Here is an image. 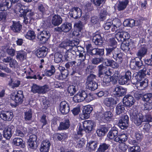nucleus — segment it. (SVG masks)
I'll return each instance as SVG.
<instances>
[{"label": "nucleus", "mask_w": 152, "mask_h": 152, "mask_svg": "<svg viewBox=\"0 0 152 152\" xmlns=\"http://www.w3.org/2000/svg\"><path fill=\"white\" fill-rule=\"evenodd\" d=\"M89 58V56L85 52L81 51L79 52V58L77 61V66L79 69L83 68L85 66L84 61Z\"/></svg>", "instance_id": "nucleus-1"}, {"label": "nucleus", "mask_w": 152, "mask_h": 152, "mask_svg": "<svg viewBox=\"0 0 152 152\" xmlns=\"http://www.w3.org/2000/svg\"><path fill=\"white\" fill-rule=\"evenodd\" d=\"M96 75L91 74L87 78L86 83L87 88L91 91L96 90L98 87L97 83L94 80L96 78Z\"/></svg>", "instance_id": "nucleus-2"}, {"label": "nucleus", "mask_w": 152, "mask_h": 152, "mask_svg": "<svg viewBox=\"0 0 152 152\" xmlns=\"http://www.w3.org/2000/svg\"><path fill=\"white\" fill-rule=\"evenodd\" d=\"M98 118L104 122H110L113 120V114L110 111L99 113L97 114Z\"/></svg>", "instance_id": "nucleus-3"}, {"label": "nucleus", "mask_w": 152, "mask_h": 152, "mask_svg": "<svg viewBox=\"0 0 152 152\" xmlns=\"http://www.w3.org/2000/svg\"><path fill=\"white\" fill-rule=\"evenodd\" d=\"M130 115L131 119L137 126L140 125L142 121L143 115L141 113H138L137 110H133Z\"/></svg>", "instance_id": "nucleus-4"}, {"label": "nucleus", "mask_w": 152, "mask_h": 152, "mask_svg": "<svg viewBox=\"0 0 152 152\" xmlns=\"http://www.w3.org/2000/svg\"><path fill=\"white\" fill-rule=\"evenodd\" d=\"M50 34L48 31L43 30L39 32L37 37L39 41L42 43H45L50 37Z\"/></svg>", "instance_id": "nucleus-5"}, {"label": "nucleus", "mask_w": 152, "mask_h": 152, "mask_svg": "<svg viewBox=\"0 0 152 152\" xmlns=\"http://www.w3.org/2000/svg\"><path fill=\"white\" fill-rule=\"evenodd\" d=\"M23 95L22 91H19L16 93L12 94L11 96V99L16 104H21L23 101Z\"/></svg>", "instance_id": "nucleus-6"}, {"label": "nucleus", "mask_w": 152, "mask_h": 152, "mask_svg": "<svg viewBox=\"0 0 152 152\" xmlns=\"http://www.w3.org/2000/svg\"><path fill=\"white\" fill-rule=\"evenodd\" d=\"M48 86L47 85L40 87L36 84H33L31 87V91L35 93L44 94L48 91Z\"/></svg>", "instance_id": "nucleus-7"}, {"label": "nucleus", "mask_w": 152, "mask_h": 152, "mask_svg": "<svg viewBox=\"0 0 152 152\" xmlns=\"http://www.w3.org/2000/svg\"><path fill=\"white\" fill-rule=\"evenodd\" d=\"M106 55L110 58L115 57V55L117 54L118 52H119V49L116 46H110V47L106 48Z\"/></svg>", "instance_id": "nucleus-8"}, {"label": "nucleus", "mask_w": 152, "mask_h": 152, "mask_svg": "<svg viewBox=\"0 0 152 152\" xmlns=\"http://www.w3.org/2000/svg\"><path fill=\"white\" fill-rule=\"evenodd\" d=\"M13 116V113L10 111H3L0 114V118L6 121H11Z\"/></svg>", "instance_id": "nucleus-9"}, {"label": "nucleus", "mask_w": 152, "mask_h": 152, "mask_svg": "<svg viewBox=\"0 0 152 152\" xmlns=\"http://www.w3.org/2000/svg\"><path fill=\"white\" fill-rule=\"evenodd\" d=\"M93 110V107L91 105H88L84 106L83 111V114L81 116L82 119H83L88 118Z\"/></svg>", "instance_id": "nucleus-10"}, {"label": "nucleus", "mask_w": 152, "mask_h": 152, "mask_svg": "<svg viewBox=\"0 0 152 152\" xmlns=\"http://www.w3.org/2000/svg\"><path fill=\"white\" fill-rule=\"evenodd\" d=\"M83 124L85 131L88 133L91 132L95 125L94 122L91 120L85 121Z\"/></svg>", "instance_id": "nucleus-11"}, {"label": "nucleus", "mask_w": 152, "mask_h": 152, "mask_svg": "<svg viewBox=\"0 0 152 152\" xmlns=\"http://www.w3.org/2000/svg\"><path fill=\"white\" fill-rule=\"evenodd\" d=\"M14 126L10 125L6 127L3 131L4 137L7 139H10L14 131Z\"/></svg>", "instance_id": "nucleus-12"}, {"label": "nucleus", "mask_w": 152, "mask_h": 152, "mask_svg": "<svg viewBox=\"0 0 152 152\" xmlns=\"http://www.w3.org/2000/svg\"><path fill=\"white\" fill-rule=\"evenodd\" d=\"M82 10L79 8L74 7L70 11V15L71 17L75 19L80 18L82 15Z\"/></svg>", "instance_id": "nucleus-13"}, {"label": "nucleus", "mask_w": 152, "mask_h": 152, "mask_svg": "<svg viewBox=\"0 0 152 152\" xmlns=\"http://www.w3.org/2000/svg\"><path fill=\"white\" fill-rule=\"evenodd\" d=\"M139 60L140 61H135L131 62L130 65L131 68L137 70L143 68L144 66L143 62L141 59Z\"/></svg>", "instance_id": "nucleus-14"}, {"label": "nucleus", "mask_w": 152, "mask_h": 152, "mask_svg": "<svg viewBox=\"0 0 152 152\" xmlns=\"http://www.w3.org/2000/svg\"><path fill=\"white\" fill-rule=\"evenodd\" d=\"M86 96V92L84 91H81L73 97V100L75 102H80L84 100Z\"/></svg>", "instance_id": "nucleus-15"}, {"label": "nucleus", "mask_w": 152, "mask_h": 152, "mask_svg": "<svg viewBox=\"0 0 152 152\" xmlns=\"http://www.w3.org/2000/svg\"><path fill=\"white\" fill-rule=\"evenodd\" d=\"M60 110L61 113L64 114L68 113L70 110L68 103L65 101L61 102L60 104Z\"/></svg>", "instance_id": "nucleus-16"}, {"label": "nucleus", "mask_w": 152, "mask_h": 152, "mask_svg": "<svg viewBox=\"0 0 152 152\" xmlns=\"http://www.w3.org/2000/svg\"><path fill=\"white\" fill-rule=\"evenodd\" d=\"M99 75L100 77L101 75L104 74L105 75H111L112 72L104 66L103 65H100L98 66Z\"/></svg>", "instance_id": "nucleus-17"}, {"label": "nucleus", "mask_w": 152, "mask_h": 152, "mask_svg": "<svg viewBox=\"0 0 152 152\" xmlns=\"http://www.w3.org/2000/svg\"><path fill=\"white\" fill-rule=\"evenodd\" d=\"M135 100L131 95H126L123 98V103L127 106L130 107L133 104Z\"/></svg>", "instance_id": "nucleus-18"}, {"label": "nucleus", "mask_w": 152, "mask_h": 152, "mask_svg": "<svg viewBox=\"0 0 152 152\" xmlns=\"http://www.w3.org/2000/svg\"><path fill=\"white\" fill-rule=\"evenodd\" d=\"M102 34L96 33L93 37L92 41L94 44L97 45H101L103 42Z\"/></svg>", "instance_id": "nucleus-19"}, {"label": "nucleus", "mask_w": 152, "mask_h": 152, "mask_svg": "<svg viewBox=\"0 0 152 152\" xmlns=\"http://www.w3.org/2000/svg\"><path fill=\"white\" fill-rule=\"evenodd\" d=\"M50 143L48 140H43L41 144L40 151L41 152H48L50 146Z\"/></svg>", "instance_id": "nucleus-20"}, {"label": "nucleus", "mask_w": 152, "mask_h": 152, "mask_svg": "<svg viewBox=\"0 0 152 152\" xmlns=\"http://www.w3.org/2000/svg\"><path fill=\"white\" fill-rule=\"evenodd\" d=\"M147 52V49L146 46L143 45L138 50L136 53V55L139 59L140 60L145 56Z\"/></svg>", "instance_id": "nucleus-21"}, {"label": "nucleus", "mask_w": 152, "mask_h": 152, "mask_svg": "<svg viewBox=\"0 0 152 152\" xmlns=\"http://www.w3.org/2000/svg\"><path fill=\"white\" fill-rule=\"evenodd\" d=\"M72 28L70 23H66L62 24L61 27H58L55 29L58 31H63L65 32H69Z\"/></svg>", "instance_id": "nucleus-22"}, {"label": "nucleus", "mask_w": 152, "mask_h": 152, "mask_svg": "<svg viewBox=\"0 0 152 152\" xmlns=\"http://www.w3.org/2000/svg\"><path fill=\"white\" fill-rule=\"evenodd\" d=\"M8 79L9 80L8 81V85L12 88L18 87L20 84V82L18 80H15L11 77Z\"/></svg>", "instance_id": "nucleus-23"}, {"label": "nucleus", "mask_w": 152, "mask_h": 152, "mask_svg": "<svg viewBox=\"0 0 152 152\" xmlns=\"http://www.w3.org/2000/svg\"><path fill=\"white\" fill-rule=\"evenodd\" d=\"M48 49L45 46H42L38 50L37 56L38 58L45 57L47 54Z\"/></svg>", "instance_id": "nucleus-24"}, {"label": "nucleus", "mask_w": 152, "mask_h": 152, "mask_svg": "<svg viewBox=\"0 0 152 152\" xmlns=\"http://www.w3.org/2000/svg\"><path fill=\"white\" fill-rule=\"evenodd\" d=\"M25 7L20 3H18L15 6L14 11L15 13L19 11L20 13L25 14L28 12L27 10H25Z\"/></svg>", "instance_id": "nucleus-25"}, {"label": "nucleus", "mask_w": 152, "mask_h": 152, "mask_svg": "<svg viewBox=\"0 0 152 152\" xmlns=\"http://www.w3.org/2000/svg\"><path fill=\"white\" fill-rule=\"evenodd\" d=\"M62 20L61 17L58 15H54L52 18L51 22L52 24L54 26H58L62 22Z\"/></svg>", "instance_id": "nucleus-26"}, {"label": "nucleus", "mask_w": 152, "mask_h": 152, "mask_svg": "<svg viewBox=\"0 0 152 152\" xmlns=\"http://www.w3.org/2000/svg\"><path fill=\"white\" fill-rule=\"evenodd\" d=\"M70 124L69 120L67 119L60 123L59 126L58 127V130H62L68 129L69 127Z\"/></svg>", "instance_id": "nucleus-27"}, {"label": "nucleus", "mask_w": 152, "mask_h": 152, "mask_svg": "<svg viewBox=\"0 0 152 152\" xmlns=\"http://www.w3.org/2000/svg\"><path fill=\"white\" fill-rule=\"evenodd\" d=\"M22 26L18 22H13L12 25L10 26L12 30L15 32H18L22 28Z\"/></svg>", "instance_id": "nucleus-28"}, {"label": "nucleus", "mask_w": 152, "mask_h": 152, "mask_svg": "<svg viewBox=\"0 0 152 152\" xmlns=\"http://www.w3.org/2000/svg\"><path fill=\"white\" fill-rule=\"evenodd\" d=\"M11 6V0H6L5 2L0 4V9L1 11L6 10L10 8Z\"/></svg>", "instance_id": "nucleus-29"}, {"label": "nucleus", "mask_w": 152, "mask_h": 152, "mask_svg": "<svg viewBox=\"0 0 152 152\" xmlns=\"http://www.w3.org/2000/svg\"><path fill=\"white\" fill-rule=\"evenodd\" d=\"M127 139V137L124 134H121L118 135L115 139L114 141L119 143H122L125 142Z\"/></svg>", "instance_id": "nucleus-30"}, {"label": "nucleus", "mask_w": 152, "mask_h": 152, "mask_svg": "<svg viewBox=\"0 0 152 152\" xmlns=\"http://www.w3.org/2000/svg\"><path fill=\"white\" fill-rule=\"evenodd\" d=\"M125 111V106L122 103H119L116 106L115 108V113L117 115L122 114Z\"/></svg>", "instance_id": "nucleus-31"}, {"label": "nucleus", "mask_w": 152, "mask_h": 152, "mask_svg": "<svg viewBox=\"0 0 152 152\" xmlns=\"http://www.w3.org/2000/svg\"><path fill=\"white\" fill-rule=\"evenodd\" d=\"M26 53L23 51H19L17 52L16 58L20 61H22L26 58Z\"/></svg>", "instance_id": "nucleus-32"}, {"label": "nucleus", "mask_w": 152, "mask_h": 152, "mask_svg": "<svg viewBox=\"0 0 152 152\" xmlns=\"http://www.w3.org/2000/svg\"><path fill=\"white\" fill-rule=\"evenodd\" d=\"M104 104L107 107H110L112 105L117 104V102L112 97L106 98L104 100Z\"/></svg>", "instance_id": "nucleus-33"}, {"label": "nucleus", "mask_w": 152, "mask_h": 152, "mask_svg": "<svg viewBox=\"0 0 152 152\" xmlns=\"http://www.w3.org/2000/svg\"><path fill=\"white\" fill-rule=\"evenodd\" d=\"M128 0H123L122 1L119 2L118 6V10H122L124 9L128 4Z\"/></svg>", "instance_id": "nucleus-34"}, {"label": "nucleus", "mask_w": 152, "mask_h": 152, "mask_svg": "<svg viewBox=\"0 0 152 152\" xmlns=\"http://www.w3.org/2000/svg\"><path fill=\"white\" fill-rule=\"evenodd\" d=\"M107 131V128L105 126H103L97 130L96 133L98 136L101 137L104 135Z\"/></svg>", "instance_id": "nucleus-35"}, {"label": "nucleus", "mask_w": 152, "mask_h": 152, "mask_svg": "<svg viewBox=\"0 0 152 152\" xmlns=\"http://www.w3.org/2000/svg\"><path fill=\"white\" fill-rule=\"evenodd\" d=\"M97 146V142L96 141H91L87 144V147L90 151H94Z\"/></svg>", "instance_id": "nucleus-36"}, {"label": "nucleus", "mask_w": 152, "mask_h": 152, "mask_svg": "<svg viewBox=\"0 0 152 152\" xmlns=\"http://www.w3.org/2000/svg\"><path fill=\"white\" fill-rule=\"evenodd\" d=\"M14 144L17 146H20L22 148H24L25 146V145L23 142L22 139L20 138H15L13 140Z\"/></svg>", "instance_id": "nucleus-37"}, {"label": "nucleus", "mask_w": 152, "mask_h": 152, "mask_svg": "<svg viewBox=\"0 0 152 152\" xmlns=\"http://www.w3.org/2000/svg\"><path fill=\"white\" fill-rule=\"evenodd\" d=\"M118 131L116 129H112L109 132L107 136L110 139H115L118 136Z\"/></svg>", "instance_id": "nucleus-38"}, {"label": "nucleus", "mask_w": 152, "mask_h": 152, "mask_svg": "<svg viewBox=\"0 0 152 152\" xmlns=\"http://www.w3.org/2000/svg\"><path fill=\"white\" fill-rule=\"evenodd\" d=\"M78 42H75V45L72 47L71 49V50L72 52V53L74 54L75 53H76L77 52H81V51H83V49L80 46H76V45H78Z\"/></svg>", "instance_id": "nucleus-39"}, {"label": "nucleus", "mask_w": 152, "mask_h": 152, "mask_svg": "<svg viewBox=\"0 0 152 152\" xmlns=\"http://www.w3.org/2000/svg\"><path fill=\"white\" fill-rule=\"evenodd\" d=\"M123 23L124 26L131 27H132L135 25V21L132 19H126L124 20Z\"/></svg>", "instance_id": "nucleus-40"}, {"label": "nucleus", "mask_w": 152, "mask_h": 152, "mask_svg": "<svg viewBox=\"0 0 152 152\" xmlns=\"http://www.w3.org/2000/svg\"><path fill=\"white\" fill-rule=\"evenodd\" d=\"M25 37L26 39L30 40H32L35 38L36 34L34 31L29 30L27 32Z\"/></svg>", "instance_id": "nucleus-41"}, {"label": "nucleus", "mask_w": 152, "mask_h": 152, "mask_svg": "<svg viewBox=\"0 0 152 152\" xmlns=\"http://www.w3.org/2000/svg\"><path fill=\"white\" fill-rule=\"evenodd\" d=\"M86 140L83 138L78 139L75 147L76 148H83L85 144Z\"/></svg>", "instance_id": "nucleus-42"}, {"label": "nucleus", "mask_w": 152, "mask_h": 152, "mask_svg": "<svg viewBox=\"0 0 152 152\" xmlns=\"http://www.w3.org/2000/svg\"><path fill=\"white\" fill-rule=\"evenodd\" d=\"M24 118L26 121H29L32 118V112L31 109H29L24 113Z\"/></svg>", "instance_id": "nucleus-43"}, {"label": "nucleus", "mask_w": 152, "mask_h": 152, "mask_svg": "<svg viewBox=\"0 0 152 152\" xmlns=\"http://www.w3.org/2000/svg\"><path fill=\"white\" fill-rule=\"evenodd\" d=\"M110 145L103 143L100 145L96 152H105V151L108 149Z\"/></svg>", "instance_id": "nucleus-44"}, {"label": "nucleus", "mask_w": 152, "mask_h": 152, "mask_svg": "<svg viewBox=\"0 0 152 152\" xmlns=\"http://www.w3.org/2000/svg\"><path fill=\"white\" fill-rule=\"evenodd\" d=\"M132 94L137 99H139L143 95V93L141 91L134 90L132 92Z\"/></svg>", "instance_id": "nucleus-45"}, {"label": "nucleus", "mask_w": 152, "mask_h": 152, "mask_svg": "<svg viewBox=\"0 0 152 152\" xmlns=\"http://www.w3.org/2000/svg\"><path fill=\"white\" fill-rule=\"evenodd\" d=\"M143 96L142 99L143 101L149 102L152 101V94L151 93H147L145 94H143Z\"/></svg>", "instance_id": "nucleus-46"}, {"label": "nucleus", "mask_w": 152, "mask_h": 152, "mask_svg": "<svg viewBox=\"0 0 152 152\" xmlns=\"http://www.w3.org/2000/svg\"><path fill=\"white\" fill-rule=\"evenodd\" d=\"M9 66L11 68L15 69L18 67V65L17 61L12 58L9 63Z\"/></svg>", "instance_id": "nucleus-47"}, {"label": "nucleus", "mask_w": 152, "mask_h": 152, "mask_svg": "<svg viewBox=\"0 0 152 152\" xmlns=\"http://www.w3.org/2000/svg\"><path fill=\"white\" fill-rule=\"evenodd\" d=\"M127 148V146L124 143H121L119 145L118 152H126Z\"/></svg>", "instance_id": "nucleus-48"}, {"label": "nucleus", "mask_w": 152, "mask_h": 152, "mask_svg": "<svg viewBox=\"0 0 152 152\" xmlns=\"http://www.w3.org/2000/svg\"><path fill=\"white\" fill-rule=\"evenodd\" d=\"M123 32H118L115 35V37L117 40L122 43L124 41V38L123 36Z\"/></svg>", "instance_id": "nucleus-49"}, {"label": "nucleus", "mask_w": 152, "mask_h": 152, "mask_svg": "<svg viewBox=\"0 0 152 152\" xmlns=\"http://www.w3.org/2000/svg\"><path fill=\"white\" fill-rule=\"evenodd\" d=\"M123 55L121 53L118 52L117 54L115 55V57H114V58L118 63H121L123 60Z\"/></svg>", "instance_id": "nucleus-50"}, {"label": "nucleus", "mask_w": 152, "mask_h": 152, "mask_svg": "<svg viewBox=\"0 0 152 152\" xmlns=\"http://www.w3.org/2000/svg\"><path fill=\"white\" fill-rule=\"evenodd\" d=\"M68 91L70 96H73L76 91L75 86L74 85L69 86L68 87Z\"/></svg>", "instance_id": "nucleus-51"}, {"label": "nucleus", "mask_w": 152, "mask_h": 152, "mask_svg": "<svg viewBox=\"0 0 152 152\" xmlns=\"http://www.w3.org/2000/svg\"><path fill=\"white\" fill-rule=\"evenodd\" d=\"M55 72V69L54 66L52 65L50 66V70H47L45 74L47 76H50L53 74Z\"/></svg>", "instance_id": "nucleus-52"}, {"label": "nucleus", "mask_w": 152, "mask_h": 152, "mask_svg": "<svg viewBox=\"0 0 152 152\" xmlns=\"http://www.w3.org/2000/svg\"><path fill=\"white\" fill-rule=\"evenodd\" d=\"M6 52L8 55L11 57H13L15 55V51L12 48H10L9 47L6 49Z\"/></svg>", "instance_id": "nucleus-53"}, {"label": "nucleus", "mask_w": 152, "mask_h": 152, "mask_svg": "<svg viewBox=\"0 0 152 152\" xmlns=\"http://www.w3.org/2000/svg\"><path fill=\"white\" fill-rule=\"evenodd\" d=\"M129 152H140V148L139 146L136 145L129 148L128 149Z\"/></svg>", "instance_id": "nucleus-54"}, {"label": "nucleus", "mask_w": 152, "mask_h": 152, "mask_svg": "<svg viewBox=\"0 0 152 152\" xmlns=\"http://www.w3.org/2000/svg\"><path fill=\"white\" fill-rule=\"evenodd\" d=\"M24 70V72L26 74V75L27 76L26 78L31 79L33 78V75H34V72L31 69H29L28 71L25 70Z\"/></svg>", "instance_id": "nucleus-55"}, {"label": "nucleus", "mask_w": 152, "mask_h": 152, "mask_svg": "<svg viewBox=\"0 0 152 152\" xmlns=\"http://www.w3.org/2000/svg\"><path fill=\"white\" fill-rule=\"evenodd\" d=\"M62 55L58 53H56L54 55V61L57 63L61 62L62 60Z\"/></svg>", "instance_id": "nucleus-56"}, {"label": "nucleus", "mask_w": 152, "mask_h": 152, "mask_svg": "<svg viewBox=\"0 0 152 152\" xmlns=\"http://www.w3.org/2000/svg\"><path fill=\"white\" fill-rule=\"evenodd\" d=\"M142 121L149 123L152 121V118L151 115L147 114L145 116H143Z\"/></svg>", "instance_id": "nucleus-57"}, {"label": "nucleus", "mask_w": 152, "mask_h": 152, "mask_svg": "<svg viewBox=\"0 0 152 152\" xmlns=\"http://www.w3.org/2000/svg\"><path fill=\"white\" fill-rule=\"evenodd\" d=\"M107 14V13L105 10H102L100 14V19L102 20L106 19Z\"/></svg>", "instance_id": "nucleus-58"}, {"label": "nucleus", "mask_w": 152, "mask_h": 152, "mask_svg": "<svg viewBox=\"0 0 152 152\" xmlns=\"http://www.w3.org/2000/svg\"><path fill=\"white\" fill-rule=\"evenodd\" d=\"M24 131L22 132L21 131L17 129L16 131L15 134L18 136H19L21 137L24 136L26 132V129L25 128H24Z\"/></svg>", "instance_id": "nucleus-59"}, {"label": "nucleus", "mask_w": 152, "mask_h": 152, "mask_svg": "<svg viewBox=\"0 0 152 152\" xmlns=\"http://www.w3.org/2000/svg\"><path fill=\"white\" fill-rule=\"evenodd\" d=\"M122 89V87L121 86H117L115 88L114 94L116 95L118 97L121 96V89Z\"/></svg>", "instance_id": "nucleus-60"}, {"label": "nucleus", "mask_w": 152, "mask_h": 152, "mask_svg": "<svg viewBox=\"0 0 152 152\" xmlns=\"http://www.w3.org/2000/svg\"><path fill=\"white\" fill-rule=\"evenodd\" d=\"M111 75H104L103 79V83L104 85L109 83L111 81V79L110 76Z\"/></svg>", "instance_id": "nucleus-61"}, {"label": "nucleus", "mask_w": 152, "mask_h": 152, "mask_svg": "<svg viewBox=\"0 0 152 152\" xmlns=\"http://www.w3.org/2000/svg\"><path fill=\"white\" fill-rule=\"evenodd\" d=\"M135 136L137 140L141 141L143 138V135L142 133L139 131L135 132Z\"/></svg>", "instance_id": "nucleus-62"}, {"label": "nucleus", "mask_w": 152, "mask_h": 152, "mask_svg": "<svg viewBox=\"0 0 152 152\" xmlns=\"http://www.w3.org/2000/svg\"><path fill=\"white\" fill-rule=\"evenodd\" d=\"M103 60L102 58H95L92 59V63L94 64H98L102 62Z\"/></svg>", "instance_id": "nucleus-63"}, {"label": "nucleus", "mask_w": 152, "mask_h": 152, "mask_svg": "<svg viewBox=\"0 0 152 152\" xmlns=\"http://www.w3.org/2000/svg\"><path fill=\"white\" fill-rule=\"evenodd\" d=\"M134 76V78L138 82L141 81L143 78V76L141 73H137Z\"/></svg>", "instance_id": "nucleus-64"}]
</instances>
